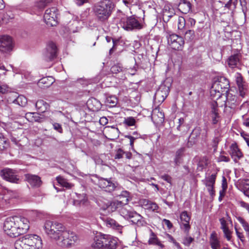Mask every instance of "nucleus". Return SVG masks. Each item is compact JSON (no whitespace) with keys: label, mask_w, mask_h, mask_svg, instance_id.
I'll return each instance as SVG.
<instances>
[{"label":"nucleus","mask_w":249,"mask_h":249,"mask_svg":"<svg viewBox=\"0 0 249 249\" xmlns=\"http://www.w3.org/2000/svg\"><path fill=\"white\" fill-rule=\"evenodd\" d=\"M211 117L212 118V123L214 124H216L220 120L219 115L218 104L216 102L213 101L211 104Z\"/></svg>","instance_id":"19"},{"label":"nucleus","mask_w":249,"mask_h":249,"mask_svg":"<svg viewBox=\"0 0 249 249\" xmlns=\"http://www.w3.org/2000/svg\"><path fill=\"white\" fill-rule=\"evenodd\" d=\"M17 172L10 168H5L0 171V176L9 182L13 183H19L21 179L17 175Z\"/></svg>","instance_id":"6"},{"label":"nucleus","mask_w":249,"mask_h":249,"mask_svg":"<svg viewBox=\"0 0 249 249\" xmlns=\"http://www.w3.org/2000/svg\"><path fill=\"white\" fill-rule=\"evenodd\" d=\"M8 91V88L7 85H0V94H5Z\"/></svg>","instance_id":"62"},{"label":"nucleus","mask_w":249,"mask_h":249,"mask_svg":"<svg viewBox=\"0 0 249 249\" xmlns=\"http://www.w3.org/2000/svg\"><path fill=\"white\" fill-rule=\"evenodd\" d=\"M218 162L224 161L228 162L230 161V159L229 157L225 156L224 155H220L217 159Z\"/></svg>","instance_id":"58"},{"label":"nucleus","mask_w":249,"mask_h":249,"mask_svg":"<svg viewBox=\"0 0 249 249\" xmlns=\"http://www.w3.org/2000/svg\"><path fill=\"white\" fill-rule=\"evenodd\" d=\"M8 145L6 139L3 137L2 134L0 133V151L4 150Z\"/></svg>","instance_id":"46"},{"label":"nucleus","mask_w":249,"mask_h":249,"mask_svg":"<svg viewBox=\"0 0 249 249\" xmlns=\"http://www.w3.org/2000/svg\"><path fill=\"white\" fill-rule=\"evenodd\" d=\"M26 119L30 122H39L43 121V118H41L39 114L36 112H28L25 114Z\"/></svg>","instance_id":"27"},{"label":"nucleus","mask_w":249,"mask_h":249,"mask_svg":"<svg viewBox=\"0 0 249 249\" xmlns=\"http://www.w3.org/2000/svg\"><path fill=\"white\" fill-rule=\"evenodd\" d=\"M105 222L107 227L116 231L119 234H121L122 233L123 227L119 224L115 220L107 218L105 219Z\"/></svg>","instance_id":"21"},{"label":"nucleus","mask_w":249,"mask_h":249,"mask_svg":"<svg viewBox=\"0 0 249 249\" xmlns=\"http://www.w3.org/2000/svg\"><path fill=\"white\" fill-rule=\"evenodd\" d=\"M235 229L238 238L240 239L242 242L243 243L245 241V237L243 234L242 232H239L236 227H235Z\"/></svg>","instance_id":"60"},{"label":"nucleus","mask_w":249,"mask_h":249,"mask_svg":"<svg viewBox=\"0 0 249 249\" xmlns=\"http://www.w3.org/2000/svg\"><path fill=\"white\" fill-rule=\"evenodd\" d=\"M178 8L182 13L187 14L191 9V4L188 0H181L178 5Z\"/></svg>","instance_id":"29"},{"label":"nucleus","mask_w":249,"mask_h":249,"mask_svg":"<svg viewBox=\"0 0 249 249\" xmlns=\"http://www.w3.org/2000/svg\"><path fill=\"white\" fill-rule=\"evenodd\" d=\"M209 243L212 249H220L221 242L218 237L217 233L213 231L210 235Z\"/></svg>","instance_id":"23"},{"label":"nucleus","mask_w":249,"mask_h":249,"mask_svg":"<svg viewBox=\"0 0 249 249\" xmlns=\"http://www.w3.org/2000/svg\"><path fill=\"white\" fill-rule=\"evenodd\" d=\"M114 5L109 0H104L96 3L93 7L94 13L100 21H105L110 16Z\"/></svg>","instance_id":"2"},{"label":"nucleus","mask_w":249,"mask_h":249,"mask_svg":"<svg viewBox=\"0 0 249 249\" xmlns=\"http://www.w3.org/2000/svg\"><path fill=\"white\" fill-rule=\"evenodd\" d=\"M196 158L198 160L197 169L198 171H202L203 169L206 168L210 163V160L206 156Z\"/></svg>","instance_id":"25"},{"label":"nucleus","mask_w":249,"mask_h":249,"mask_svg":"<svg viewBox=\"0 0 249 249\" xmlns=\"http://www.w3.org/2000/svg\"><path fill=\"white\" fill-rule=\"evenodd\" d=\"M175 15V11L172 7H170L169 5H166L164 6L163 10V18H171Z\"/></svg>","instance_id":"37"},{"label":"nucleus","mask_w":249,"mask_h":249,"mask_svg":"<svg viewBox=\"0 0 249 249\" xmlns=\"http://www.w3.org/2000/svg\"><path fill=\"white\" fill-rule=\"evenodd\" d=\"M25 180L32 187L37 188L41 186L42 181L41 178L37 175L31 174H26L24 175Z\"/></svg>","instance_id":"16"},{"label":"nucleus","mask_w":249,"mask_h":249,"mask_svg":"<svg viewBox=\"0 0 249 249\" xmlns=\"http://www.w3.org/2000/svg\"><path fill=\"white\" fill-rule=\"evenodd\" d=\"M108 131L110 133H112L115 134V136L114 137L112 138H109L110 139H113L115 137H117L118 136V129L115 127H111L109 129Z\"/></svg>","instance_id":"57"},{"label":"nucleus","mask_w":249,"mask_h":249,"mask_svg":"<svg viewBox=\"0 0 249 249\" xmlns=\"http://www.w3.org/2000/svg\"><path fill=\"white\" fill-rule=\"evenodd\" d=\"M12 102L21 107H24L27 103V100L25 96L23 95H19L14 100L12 101Z\"/></svg>","instance_id":"39"},{"label":"nucleus","mask_w":249,"mask_h":249,"mask_svg":"<svg viewBox=\"0 0 249 249\" xmlns=\"http://www.w3.org/2000/svg\"><path fill=\"white\" fill-rule=\"evenodd\" d=\"M169 89L165 86H161L155 94V99L158 102L164 101L168 94Z\"/></svg>","instance_id":"17"},{"label":"nucleus","mask_w":249,"mask_h":249,"mask_svg":"<svg viewBox=\"0 0 249 249\" xmlns=\"http://www.w3.org/2000/svg\"><path fill=\"white\" fill-rule=\"evenodd\" d=\"M125 138H127L129 140V144L131 147V149L133 150L134 147H133V143L134 141L138 138L137 137H135L130 135H125Z\"/></svg>","instance_id":"55"},{"label":"nucleus","mask_w":249,"mask_h":249,"mask_svg":"<svg viewBox=\"0 0 249 249\" xmlns=\"http://www.w3.org/2000/svg\"><path fill=\"white\" fill-rule=\"evenodd\" d=\"M226 94V100L225 103V107L231 108H234L237 105L236 96L230 93H227Z\"/></svg>","instance_id":"24"},{"label":"nucleus","mask_w":249,"mask_h":249,"mask_svg":"<svg viewBox=\"0 0 249 249\" xmlns=\"http://www.w3.org/2000/svg\"><path fill=\"white\" fill-rule=\"evenodd\" d=\"M105 236H107V234H100L95 236L91 244V247L93 249H105L107 238Z\"/></svg>","instance_id":"12"},{"label":"nucleus","mask_w":249,"mask_h":249,"mask_svg":"<svg viewBox=\"0 0 249 249\" xmlns=\"http://www.w3.org/2000/svg\"><path fill=\"white\" fill-rule=\"evenodd\" d=\"M222 231L224 234V237L228 241H230L231 239V232L230 231L228 228L223 229Z\"/></svg>","instance_id":"51"},{"label":"nucleus","mask_w":249,"mask_h":249,"mask_svg":"<svg viewBox=\"0 0 249 249\" xmlns=\"http://www.w3.org/2000/svg\"><path fill=\"white\" fill-rule=\"evenodd\" d=\"M125 219L129 222L137 224L139 226H142L146 224L143 218L136 212H127Z\"/></svg>","instance_id":"9"},{"label":"nucleus","mask_w":249,"mask_h":249,"mask_svg":"<svg viewBox=\"0 0 249 249\" xmlns=\"http://www.w3.org/2000/svg\"><path fill=\"white\" fill-rule=\"evenodd\" d=\"M185 150L184 147H181L176 151L174 158L175 165L178 166L182 162V158L183 157Z\"/></svg>","instance_id":"34"},{"label":"nucleus","mask_w":249,"mask_h":249,"mask_svg":"<svg viewBox=\"0 0 249 249\" xmlns=\"http://www.w3.org/2000/svg\"><path fill=\"white\" fill-rule=\"evenodd\" d=\"M235 78L236 83L237 86L245 83V82L243 81V77L241 73L238 72L236 73Z\"/></svg>","instance_id":"50"},{"label":"nucleus","mask_w":249,"mask_h":249,"mask_svg":"<svg viewBox=\"0 0 249 249\" xmlns=\"http://www.w3.org/2000/svg\"><path fill=\"white\" fill-rule=\"evenodd\" d=\"M178 28L179 29H181L182 28L184 27V25H185V19L183 18L182 17H178Z\"/></svg>","instance_id":"59"},{"label":"nucleus","mask_w":249,"mask_h":249,"mask_svg":"<svg viewBox=\"0 0 249 249\" xmlns=\"http://www.w3.org/2000/svg\"><path fill=\"white\" fill-rule=\"evenodd\" d=\"M142 28V25L134 18L130 17L127 18L126 25H125L126 30H132L133 29H140Z\"/></svg>","instance_id":"22"},{"label":"nucleus","mask_w":249,"mask_h":249,"mask_svg":"<svg viewBox=\"0 0 249 249\" xmlns=\"http://www.w3.org/2000/svg\"><path fill=\"white\" fill-rule=\"evenodd\" d=\"M44 229L46 233L51 238L54 240L58 239L59 236L66 230L62 224L51 221H47L45 222Z\"/></svg>","instance_id":"3"},{"label":"nucleus","mask_w":249,"mask_h":249,"mask_svg":"<svg viewBox=\"0 0 249 249\" xmlns=\"http://www.w3.org/2000/svg\"><path fill=\"white\" fill-rule=\"evenodd\" d=\"M213 84L217 85L218 87V89L222 91L226 92L230 88V83L228 80L223 76H216L214 78Z\"/></svg>","instance_id":"13"},{"label":"nucleus","mask_w":249,"mask_h":249,"mask_svg":"<svg viewBox=\"0 0 249 249\" xmlns=\"http://www.w3.org/2000/svg\"><path fill=\"white\" fill-rule=\"evenodd\" d=\"M218 87L217 85L212 84L211 90H210V94L211 96L213 99H218L223 94H224L222 90H220L218 89Z\"/></svg>","instance_id":"26"},{"label":"nucleus","mask_w":249,"mask_h":249,"mask_svg":"<svg viewBox=\"0 0 249 249\" xmlns=\"http://www.w3.org/2000/svg\"><path fill=\"white\" fill-rule=\"evenodd\" d=\"M184 123V120L183 118H180L178 119V124L177 126V129L178 130L180 131L181 130V127L182 126V125Z\"/></svg>","instance_id":"63"},{"label":"nucleus","mask_w":249,"mask_h":249,"mask_svg":"<svg viewBox=\"0 0 249 249\" xmlns=\"http://www.w3.org/2000/svg\"><path fill=\"white\" fill-rule=\"evenodd\" d=\"M36 107L39 112L43 113L49 108V105L44 100H39L36 102Z\"/></svg>","instance_id":"35"},{"label":"nucleus","mask_w":249,"mask_h":249,"mask_svg":"<svg viewBox=\"0 0 249 249\" xmlns=\"http://www.w3.org/2000/svg\"><path fill=\"white\" fill-rule=\"evenodd\" d=\"M56 180L61 186L67 189H70L72 186L71 184L69 183L66 179L62 177H57L56 178Z\"/></svg>","instance_id":"42"},{"label":"nucleus","mask_w":249,"mask_h":249,"mask_svg":"<svg viewBox=\"0 0 249 249\" xmlns=\"http://www.w3.org/2000/svg\"><path fill=\"white\" fill-rule=\"evenodd\" d=\"M150 231V237L148 240V244L149 245H157L159 246L160 248H163L164 245L160 241L156 234L151 230Z\"/></svg>","instance_id":"31"},{"label":"nucleus","mask_w":249,"mask_h":249,"mask_svg":"<svg viewBox=\"0 0 249 249\" xmlns=\"http://www.w3.org/2000/svg\"><path fill=\"white\" fill-rule=\"evenodd\" d=\"M13 48L12 38L7 35L0 36V51L6 52L11 51Z\"/></svg>","instance_id":"11"},{"label":"nucleus","mask_w":249,"mask_h":249,"mask_svg":"<svg viewBox=\"0 0 249 249\" xmlns=\"http://www.w3.org/2000/svg\"><path fill=\"white\" fill-rule=\"evenodd\" d=\"M240 58L241 55L239 53L231 55L228 59V64L229 67L231 68H235L239 62Z\"/></svg>","instance_id":"30"},{"label":"nucleus","mask_w":249,"mask_h":249,"mask_svg":"<svg viewBox=\"0 0 249 249\" xmlns=\"http://www.w3.org/2000/svg\"><path fill=\"white\" fill-rule=\"evenodd\" d=\"M221 224V229L222 230L228 228L226 220L224 218L219 219Z\"/></svg>","instance_id":"61"},{"label":"nucleus","mask_w":249,"mask_h":249,"mask_svg":"<svg viewBox=\"0 0 249 249\" xmlns=\"http://www.w3.org/2000/svg\"><path fill=\"white\" fill-rule=\"evenodd\" d=\"M57 56V47L56 45L53 42L48 43L46 51L44 54L45 61L48 62L53 60Z\"/></svg>","instance_id":"10"},{"label":"nucleus","mask_w":249,"mask_h":249,"mask_svg":"<svg viewBox=\"0 0 249 249\" xmlns=\"http://www.w3.org/2000/svg\"><path fill=\"white\" fill-rule=\"evenodd\" d=\"M77 199L73 201L74 205H86L88 202L87 195L83 193L82 194H77Z\"/></svg>","instance_id":"36"},{"label":"nucleus","mask_w":249,"mask_h":249,"mask_svg":"<svg viewBox=\"0 0 249 249\" xmlns=\"http://www.w3.org/2000/svg\"><path fill=\"white\" fill-rule=\"evenodd\" d=\"M78 240L76 234L72 231L65 230L55 241L56 244L62 248H70Z\"/></svg>","instance_id":"4"},{"label":"nucleus","mask_w":249,"mask_h":249,"mask_svg":"<svg viewBox=\"0 0 249 249\" xmlns=\"http://www.w3.org/2000/svg\"><path fill=\"white\" fill-rule=\"evenodd\" d=\"M238 221L242 225L247 234L249 235V226L248 223L242 217H238L237 218Z\"/></svg>","instance_id":"48"},{"label":"nucleus","mask_w":249,"mask_h":249,"mask_svg":"<svg viewBox=\"0 0 249 249\" xmlns=\"http://www.w3.org/2000/svg\"><path fill=\"white\" fill-rule=\"evenodd\" d=\"M16 216L7 218L3 224V230L5 233L11 237H16L19 235Z\"/></svg>","instance_id":"5"},{"label":"nucleus","mask_w":249,"mask_h":249,"mask_svg":"<svg viewBox=\"0 0 249 249\" xmlns=\"http://www.w3.org/2000/svg\"><path fill=\"white\" fill-rule=\"evenodd\" d=\"M16 249H41V238L35 234H28L18 239L14 244Z\"/></svg>","instance_id":"1"},{"label":"nucleus","mask_w":249,"mask_h":249,"mask_svg":"<svg viewBox=\"0 0 249 249\" xmlns=\"http://www.w3.org/2000/svg\"><path fill=\"white\" fill-rule=\"evenodd\" d=\"M98 185L100 188L108 192H112L116 187L115 184L110 179L104 178H101L99 179Z\"/></svg>","instance_id":"18"},{"label":"nucleus","mask_w":249,"mask_h":249,"mask_svg":"<svg viewBox=\"0 0 249 249\" xmlns=\"http://www.w3.org/2000/svg\"><path fill=\"white\" fill-rule=\"evenodd\" d=\"M194 36V31L191 30L187 31L185 34V38L188 41H191L192 39H193Z\"/></svg>","instance_id":"49"},{"label":"nucleus","mask_w":249,"mask_h":249,"mask_svg":"<svg viewBox=\"0 0 249 249\" xmlns=\"http://www.w3.org/2000/svg\"><path fill=\"white\" fill-rule=\"evenodd\" d=\"M16 220L18 221L17 223L19 235L27 232L29 229V221L28 219L24 217L16 216Z\"/></svg>","instance_id":"15"},{"label":"nucleus","mask_w":249,"mask_h":249,"mask_svg":"<svg viewBox=\"0 0 249 249\" xmlns=\"http://www.w3.org/2000/svg\"><path fill=\"white\" fill-rule=\"evenodd\" d=\"M142 205L145 208V209L155 211L158 209L159 207L158 205L151 201L147 199H143L142 201Z\"/></svg>","instance_id":"32"},{"label":"nucleus","mask_w":249,"mask_h":249,"mask_svg":"<svg viewBox=\"0 0 249 249\" xmlns=\"http://www.w3.org/2000/svg\"><path fill=\"white\" fill-rule=\"evenodd\" d=\"M207 190L209 192L210 195L212 198H213L215 196V191L214 190V186H206Z\"/></svg>","instance_id":"56"},{"label":"nucleus","mask_w":249,"mask_h":249,"mask_svg":"<svg viewBox=\"0 0 249 249\" xmlns=\"http://www.w3.org/2000/svg\"><path fill=\"white\" fill-rule=\"evenodd\" d=\"M117 103V99L113 96H110L107 97L105 100L106 105L108 107H115Z\"/></svg>","instance_id":"41"},{"label":"nucleus","mask_w":249,"mask_h":249,"mask_svg":"<svg viewBox=\"0 0 249 249\" xmlns=\"http://www.w3.org/2000/svg\"><path fill=\"white\" fill-rule=\"evenodd\" d=\"M136 123V120L134 117H129L125 118V125L128 126H134Z\"/></svg>","instance_id":"52"},{"label":"nucleus","mask_w":249,"mask_h":249,"mask_svg":"<svg viewBox=\"0 0 249 249\" xmlns=\"http://www.w3.org/2000/svg\"><path fill=\"white\" fill-rule=\"evenodd\" d=\"M194 241V238L191 237L186 236L185 237L183 240L182 243L186 246L189 247L191 243Z\"/></svg>","instance_id":"53"},{"label":"nucleus","mask_w":249,"mask_h":249,"mask_svg":"<svg viewBox=\"0 0 249 249\" xmlns=\"http://www.w3.org/2000/svg\"><path fill=\"white\" fill-rule=\"evenodd\" d=\"M58 11L56 8L52 7L47 9L44 15V20L46 23L51 26H55L57 23Z\"/></svg>","instance_id":"7"},{"label":"nucleus","mask_w":249,"mask_h":249,"mask_svg":"<svg viewBox=\"0 0 249 249\" xmlns=\"http://www.w3.org/2000/svg\"><path fill=\"white\" fill-rule=\"evenodd\" d=\"M122 203V202L119 201H117L116 203H110L109 205H107L106 207H103L102 210L105 211V213H106V211H107V213H110L115 211L116 208L118 207L119 205H121Z\"/></svg>","instance_id":"38"},{"label":"nucleus","mask_w":249,"mask_h":249,"mask_svg":"<svg viewBox=\"0 0 249 249\" xmlns=\"http://www.w3.org/2000/svg\"><path fill=\"white\" fill-rule=\"evenodd\" d=\"M158 117L159 119V121L162 122L164 120V113L160 111L159 109H155L152 114V117L154 119H156Z\"/></svg>","instance_id":"44"},{"label":"nucleus","mask_w":249,"mask_h":249,"mask_svg":"<svg viewBox=\"0 0 249 249\" xmlns=\"http://www.w3.org/2000/svg\"><path fill=\"white\" fill-rule=\"evenodd\" d=\"M229 153L235 163H237L243 157L242 152L236 142H233L231 144L229 147Z\"/></svg>","instance_id":"14"},{"label":"nucleus","mask_w":249,"mask_h":249,"mask_svg":"<svg viewBox=\"0 0 249 249\" xmlns=\"http://www.w3.org/2000/svg\"><path fill=\"white\" fill-rule=\"evenodd\" d=\"M163 222L164 223L165 225L167 226V228L169 229H170L172 228L173 225L172 223L170 221V220L166 219H163Z\"/></svg>","instance_id":"64"},{"label":"nucleus","mask_w":249,"mask_h":249,"mask_svg":"<svg viewBox=\"0 0 249 249\" xmlns=\"http://www.w3.org/2000/svg\"><path fill=\"white\" fill-rule=\"evenodd\" d=\"M201 131V129L200 127H196L195 128L190 135L189 142L195 143L197 139L199 137Z\"/></svg>","instance_id":"33"},{"label":"nucleus","mask_w":249,"mask_h":249,"mask_svg":"<svg viewBox=\"0 0 249 249\" xmlns=\"http://www.w3.org/2000/svg\"><path fill=\"white\" fill-rule=\"evenodd\" d=\"M53 83V80L52 77H46L39 80L38 85L41 88H46L49 87Z\"/></svg>","instance_id":"28"},{"label":"nucleus","mask_w":249,"mask_h":249,"mask_svg":"<svg viewBox=\"0 0 249 249\" xmlns=\"http://www.w3.org/2000/svg\"><path fill=\"white\" fill-rule=\"evenodd\" d=\"M221 136L218 129L215 130V136L212 141L213 147L215 149L216 148L219 142L221 141Z\"/></svg>","instance_id":"43"},{"label":"nucleus","mask_w":249,"mask_h":249,"mask_svg":"<svg viewBox=\"0 0 249 249\" xmlns=\"http://www.w3.org/2000/svg\"><path fill=\"white\" fill-rule=\"evenodd\" d=\"M238 89L239 92V95L242 98H244L246 95L247 91V85L246 83L238 86Z\"/></svg>","instance_id":"45"},{"label":"nucleus","mask_w":249,"mask_h":249,"mask_svg":"<svg viewBox=\"0 0 249 249\" xmlns=\"http://www.w3.org/2000/svg\"><path fill=\"white\" fill-rule=\"evenodd\" d=\"M216 174H212L209 177H207L202 180L205 186H214L216 179Z\"/></svg>","instance_id":"40"},{"label":"nucleus","mask_w":249,"mask_h":249,"mask_svg":"<svg viewBox=\"0 0 249 249\" xmlns=\"http://www.w3.org/2000/svg\"><path fill=\"white\" fill-rule=\"evenodd\" d=\"M52 1V0H39L37 2L36 6L39 9H43Z\"/></svg>","instance_id":"47"},{"label":"nucleus","mask_w":249,"mask_h":249,"mask_svg":"<svg viewBox=\"0 0 249 249\" xmlns=\"http://www.w3.org/2000/svg\"><path fill=\"white\" fill-rule=\"evenodd\" d=\"M168 44L173 49L176 50H181L184 44L183 38L175 34L169 35L167 36Z\"/></svg>","instance_id":"8"},{"label":"nucleus","mask_w":249,"mask_h":249,"mask_svg":"<svg viewBox=\"0 0 249 249\" xmlns=\"http://www.w3.org/2000/svg\"><path fill=\"white\" fill-rule=\"evenodd\" d=\"M180 218L181 221V228L185 231H188L190 228L189 222L191 219V215L187 211L182 212L180 215Z\"/></svg>","instance_id":"20"},{"label":"nucleus","mask_w":249,"mask_h":249,"mask_svg":"<svg viewBox=\"0 0 249 249\" xmlns=\"http://www.w3.org/2000/svg\"><path fill=\"white\" fill-rule=\"evenodd\" d=\"M53 126L55 130L57 131L59 133H63V128L62 127V125L60 124L57 123H53Z\"/></svg>","instance_id":"54"}]
</instances>
